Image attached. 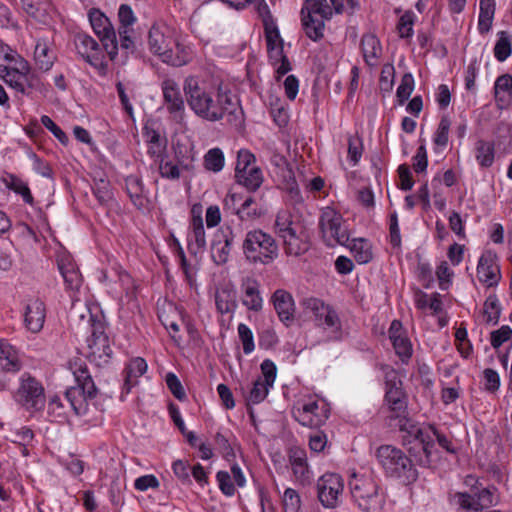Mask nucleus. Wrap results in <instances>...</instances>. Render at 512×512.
Segmentation results:
<instances>
[{"label": "nucleus", "mask_w": 512, "mask_h": 512, "mask_svg": "<svg viewBox=\"0 0 512 512\" xmlns=\"http://www.w3.org/2000/svg\"><path fill=\"white\" fill-rule=\"evenodd\" d=\"M274 309L286 326H289L295 318V304L292 295L283 289H277L271 297Z\"/></svg>", "instance_id": "obj_20"}, {"label": "nucleus", "mask_w": 512, "mask_h": 512, "mask_svg": "<svg viewBox=\"0 0 512 512\" xmlns=\"http://www.w3.org/2000/svg\"><path fill=\"white\" fill-rule=\"evenodd\" d=\"M87 342L89 348L88 357L92 361H96L98 365L107 363L111 358L112 348L100 322L93 325L91 336L87 339Z\"/></svg>", "instance_id": "obj_16"}, {"label": "nucleus", "mask_w": 512, "mask_h": 512, "mask_svg": "<svg viewBox=\"0 0 512 512\" xmlns=\"http://www.w3.org/2000/svg\"><path fill=\"white\" fill-rule=\"evenodd\" d=\"M477 277L487 287L497 285L500 280V269L496 255L490 252L483 254L478 262Z\"/></svg>", "instance_id": "obj_21"}, {"label": "nucleus", "mask_w": 512, "mask_h": 512, "mask_svg": "<svg viewBox=\"0 0 512 512\" xmlns=\"http://www.w3.org/2000/svg\"><path fill=\"white\" fill-rule=\"evenodd\" d=\"M376 458L384 473L392 478H404L408 481L417 477L411 459L393 445H381L376 450Z\"/></svg>", "instance_id": "obj_5"}, {"label": "nucleus", "mask_w": 512, "mask_h": 512, "mask_svg": "<svg viewBox=\"0 0 512 512\" xmlns=\"http://www.w3.org/2000/svg\"><path fill=\"white\" fill-rule=\"evenodd\" d=\"M451 121L448 116H443L438 124L437 130L434 134V144L438 147H446L449 140V130Z\"/></svg>", "instance_id": "obj_48"}, {"label": "nucleus", "mask_w": 512, "mask_h": 512, "mask_svg": "<svg viewBox=\"0 0 512 512\" xmlns=\"http://www.w3.org/2000/svg\"><path fill=\"white\" fill-rule=\"evenodd\" d=\"M236 233L229 225L223 226L214 235L211 244V257L217 265H223L228 262Z\"/></svg>", "instance_id": "obj_17"}, {"label": "nucleus", "mask_w": 512, "mask_h": 512, "mask_svg": "<svg viewBox=\"0 0 512 512\" xmlns=\"http://www.w3.org/2000/svg\"><path fill=\"white\" fill-rule=\"evenodd\" d=\"M192 236L189 239V250L193 254L203 250L206 246L205 230L201 215H193L191 219Z\"/></svg>", "instance_id": "obj_33"}, {"label": "nucleus", "mask_w": 512, "mask_h": 512, "mask_svg": "<svg viewBox=\"0 0 512 512\" xmlns=\"http://www.w3.org/2000/svg\"><path fill=\"white\" fill-rule=\"evenodd\" d=\"M216 479L221 492L226 496H233L235 487L232 483L231 476L226 471H219L216 474Z\"/></svg>", "instance_id": "obj_61"}, {"label": "nucleus", "mask_w": 512, "mask_h": 512, "mask_svg": "<svg viewBox=\"0 0 512 512\" xmlns=\"http://www.w3.org/2000/svg\"><path fill=\"white\" fill-rule=\"evenodd\" d=\"M396 355L403 363H408L412 357L413 348L410 339L406 336L394 337L391 341Z\"/></svg>", "instance_id": "obj_44"}, {"label": "nucleus", "mask_w": 512, "mask_h": 512, "mask_svg": "<svg viewBox=\"0 0 512 512\" xmlns=\"http://www.w3.org/2000/svg\"><path fill=\"white\" fill-rule=\"evenodd\" d=\"M3 182L8 189L13 190L15 193L21 195L26 203H33V196L31 194L30 189L28 185L21 179H19L13 174H8L6 177L3 178Z\"/></svg>", "instance_id": "obj_41"}, {"label": "nucleus", "mask_w": 512, "mask_h": 512, "mask_svg": "<svg viewBox=\"0 0 512 512\" xmlns=\"http://www.w3.org/2000/svg\"><path fill=\"white\" fill-rule=\"evenodd\" d=\"M164 105L176 122L184 118L185 104L178 84L173 79H165L162 84Z\"/></svg>", "instance_id": "obj_18"}, {"label": "nucleus", "mask_w": 512, "mask_h": 512, "mask_svg": "<svg viewBox=\"0 0 512 512\" xmlns=\"http://www.w3.org/2000/svg\"><path fill=\"white\" fill-rule=\"evenodd\" d=\"M88 18L94 33L99 38L109 58L114 60L118 53V43L116 32L109 18L96 8L89 10Z\"/></svg>", "instance_id": "obj_11"}, {"label": "nucleus", "mask_w": 512, "mask_h": 512, "mask_svg": "<svg viewBox=\"0 0 512 512\" xmlns=\"http://www.w3.org/2000/svg\"><path fill=\"white\" fill-rule=\"evenodd\" d=\"M175 30L163 22L154 23L148 32V46L151 53L161 60L170 47L175 45Z\"/></svg>", "instance_id": "obj_15"}, {"label": "nucleus", "mask_w": 512, "mask_h": 512, "mask_svg": "<svg viewBox=\"0 0 512 512\" xmlns=\"http://www.w3.org/2000/svg\"><path fill=\"white\" fill-rule=\"evenodd\" d=\"M512 337V329L508 325H503L498 330L491 332V345L498 349L504 342Z\"/></svg>", "instance_id": "obj_60"}, {"label": "nucleus", "mask_w": 512, "mask_h": 512, "mask_svg": "<svg viewBox=\"0 0 512 512\" xmlns=\"http://www.w3.org/2000/svg\"><path fill=\"white\" fill-rule=\"evenodd\" d=\"M118 19L120 23L118 29H132V25L136 22L134 12L128 4L120 5L118 9Z\"/></svg>", "instance_id": "obj_56"}, {"label": "nucleus", "mask_w": 512, "mask_h": 512, "mask_svg": "<svg viewBox=\"0 0 512 512\" xmlns=\"http://www.w3.org/2000/svg\"><path fill=\"white\" fill-rule=\"evenodd\" d=\"M478 30L480 34H487L493 23L495 14V0H480Z\"/></svg>", "instance_id": "obj_38"}, {"label": "nucleus", "mask_w": 512, "mask_h": 512, "mask_svg": "<svg viewBox=\"0 0 512 512\" xmlns=\"http://www.w3.org/2000/svg\"><path fill=\"white\" fill-rule=\"evenodd\" d=\"M215 304L219 313L227 314L236 307V291L230 285H225L217 290Z\"/></svg>", "instance_id": "obj_35"}, {"label": "nucleus", "mask_w": 512, "mask_h": 512, "mask_svg": "<svg viewBox=\"0 0 512 512\" xmlns=\"http://www.w3.org/2000/svg\"><path fill=\"white\" fill-rule=\"evenodd\" d=\"M282 504L284 512H300L301 498L298 492L292 488L284 491Z\"/></svg>", "instance_id": "obj_49"}, {"label": "nucleus", "mask_w": 512, "mask_h": 512, "mask_svg": "<svg viewBox=\"0 0 512 512\" xmlns=\"http://www.w3.org/2000/svg\"><path fill=\"white\" fill-rule=\"evenodd\" d=\"M193 57L192 50L189 46L179 42L175 37L174 47H170L168 52L162 58V62L171 66L181 67L188 64Z\"/></svg>", "instance_id": "obj_28"}, {"label": "nucleus", "mask_w": 512, "mask_h": 512, "mask_svg": "<svg viewBox=\"0 0 512 512\" xmlns=\"http://www.w3.org/2000/svg\"><path fill=\"white\" fill-rule=\"evenodd\" d=\"M15 401L28 411H40L46 403L42 383L28 373L20 377L19 387L14 393Z\"/></svg>", "instance_id": "obj_9"}, {"label": "nucleus", "mask_w": 512, "mask_h": 512, "mask_svg": "<svg viewBox=\"0 0 512 512\" xmlns=\"http://www.w3.org/2000/svg\"><path fill=\"white\" fill-rule=\"evenodd\" d=\"M70 369L75 377L77 386L67 389L65 398L77 415L85 414L88 406L87 401L94 399L98 390L86 363L82 359L76 358L70 361Z\"/></svg>", "instance_id": "obj_4"}, {"label": "nucleus", "mask_w": 512, "mask_h": 512, "mask_svg": "<svg viewBox=\"0 0 512 512\" xmlns=\"http://www.w3.org/2000/svg\"><path fill=\"white\" fill-rule=\"evenodd\" d=\"M243 292L242 303L250 311L259 312L263 306V300L259 291V283L256 279L247 277L241 284Z\"/></svg>", "instance_id": "obj_27"}, {"label": "nucleus", "mask_w": 512, "mask_h": 512, "mask_svg": "<svg viewBox=\"0 0 512 512\" xmlns=\"http://www.w3.org/2000/svg\"><path fill=\"white\" fill-rule=\"evenodd\" d=\"M224 162V154L220 148H212L204 156V167L215 173L223 169Z\"/></svg>", "instance_id": "obj_45"}, {"label": "nucleus", "mask_w": 512, "mask_h": 512, "mask_svg": "<svg viewBox=\"0 0 512 512\" xmlns=\"http://www.w3.org/2000/svg\"><path fill=\"white\" fill-rule=\"evenodd\" d=\"M495 97L496 99L503 101L506 95H510L512 92V76L504 74L496 79L495 86Z\"/></svg>", "instance_id": "obj_51"}, {"label": "nucleus", "mask_w": 512, "mask_h": 512, "mask_svg": "<svg viewBox=\"0 0 512 512\" xmlns=\"http://www.w3.org/2000/svg\"><path fill=\"white\" fill-rule=\"evenodd\" d=\"M303 228L304 227L299 222H296L293 219V216L289 211L282 210L277 213L274 222V232L279 238Z\"/></svg>", "instance_id": "obj_32"}, {"label": "nucleus", "mask_w": 512, "mask_h": 512, "mask_svg": "<svg viewBox=\"0 0 512 512\" xmlns=\"http://www.w3.org/2000/svg\"><path fill=\"white\" fill-rule=\"evenodd\" d=\"M255 162V156L246 149H241L237 153V162L235 167V177L252 167Z\"/></svg>", "instance_id": "obj_53"}, {"label": "nucleus", "mask_w": 512, "mask_h": 512, "mask_svg": "<svg viewBox=\"0 0 512 512\" xmlns=\"http://www.w3.org/2000/svg\"><path fill=\"white\" fill-rule=\"evenodd\" d=\"M319 228L322 239L327 246L348 245L350 237L348 228L342 215L334 209L327 207L322 211Z\"/></svg>", "instance_id": "obj_8"}, {"label": "nucleus", "mask_w": 512, "mask_h": 512, "mask_svg": "<svg viewBox=\"0 0 512 512\" xmlns=\"http://www.w3.org/2000/svg\"><path fill=\"white\" fill-rule=\"evenodd\" d=\"M414 14L406 11L399 19L397 30L401 38H410L413 35Z\"/></svg>", "instance_id": "obj_54"}, {"label": "nucleus", "mask_w": 512, "mask_h": 512, "mask_svg": "<svg viewBox=\"0 0 512 512\" xmlns=\"http://www.w3.org/2000/svg\"><path fill=\"white\" fill-rule=\"evenodd\" d=\"M399 430L407 432L410 436L419 442L424 453V457L419 459V463L422 466L429 465L430 456L434 447V436L436 434L435 425L429 424L424 427H419L413 424L410 419H408L404 423L399 424Z\"/></svg>", "instance_id": "obj_14"}, {"label": "nucleus", "mask_w": 512, "mask_h": 512, "mask_svg": "<svg viewBox=\"0 0 512 512\" xmlns=\"http://www.w3.org/2000/svg\"><path fill=\"white\" fill-rule=\"evenodd\" d=\"M159 173L163 178L176 180L180 177V169L177 164L171 160L162 158L159 163Z\"/></svg>", "instance_id": "obj_57"}, {"label": "nucleus", "mask_w": 512, "mask_h": 512, "mask_svg": "<svg viewBox=\"0 0 512 512\" xmlns=\"http://www.w3.org/2000/svg\"><path fill=\"white\" fill-rule=\"evenodd\" d=\"M475 156L481 167L488 168L494 162V143L485 140H478L475 144Z\"/></svg>", "instance_id": "obj_40"}, {"label": "nucleus", "mask_w": 512, "mask_h": 512, "mask_svg": "<svg viewBox=\"0 0 512 512\" xmlns=\"http://www.w3.org/2000/svg\"><path fill=\"white\" fill-rule=\"evenodd\" d=\"M414 90V78L411 73L402 76L401 83L397 88L396 97L399 105H403Z\"/></svg>", "instance_id": "obj_47"}, {"label": "nucleus", "mask_w": 512, "mask_h": 512, "mask_svg": "<svg viewBox=\"0 0 512 512\" xmlns=\"http://www.w3.org/2000/svg\"><path fill=\"white\" fill-rule=\"evenodd\" d=\"M34 59L37 67L43 71H48L53 66L55 55L45 40L39 39L37 41Z\"/></svg>", "instance_id": "obj_37"}, {"label": "nucleus", "mask_w": 512, "mask_h": 512, "mask_svg": "<svg viewBox=\"0 0 512 512\" xmlns=\"http://www.w3.org/2000/svg\"><path fill=\"white\" fill-rule=\"evenodd\" d=\"M385 403L389 411L392 413L391 419L398 421L399 424L408 420L407 395L403 390V383L397 371L391 367L385 369Z\"/></svg>", "instance_id": "obj_7"}, {"label": "nucleus", "mask_w": 512, "mask_h": 512, "mask_svg": "<svg viewBox=\"0 0 512 512\" xmlns=\"http://www.w3.org/2000/svg\"><path fill=\"white\" fill-rule=\"evenodd\" d=\"M126 192L133 203V205L141 210L146 207L148 200L144 195L142 180L135 176L130 175L125 178Z\"/></svg>", "instance_id": "obj_30"}, {"label": "nucleus", "mask_w": 512, "mask_h": 512, "mask_svg": "<svg viewBox=\"0 0 512 512\" xmlns=\"http://www.w3.org/2000/svg\"><path fill=\"white\" fill-rule=\"evenodd\" d=\"M270 387L271 386L264 383L261 378L255 380V382L253 383V387L250 390L249 396L247 398L248 402L252 404H258L262 402L268 395Z\"/></svg>", "instance_id": "obj_50"}, {"label": "nucleus", "mask_w": 512, "mask_h": 512, "mask_svg": "<svg viewBox=\"0 0 512 512\" xmlns=\"http://www.w3.org/2000/svg\"><path fill=\"white\" fill-rule=\"evenodd\" d=\"M183 90L190 109L205 121L218 122L227 118L232 122L241 110L238 98L220 78L189 76L184 81Z\"/></svg>", "instance_id": "obj_1"}, {"label": "nucleus", "mask_w": 512, "mask_h": 512, "mask_svg": "<svg viewBox=\"0 0 512 512\" xmlns=\"http://www.w3.org/2000/svg\"><path fill=\"white\" fill-rule=\"evenodd\" d=\"M42 125L48 129L62 144L68 143V136L66 133L47 115L41 117Z\"/></svg>", "instance_id": "obj_59"}, {"label": "nucleus", "mask_w": 512, "mask_h": 512, "mask_svg": "<svg viewBox=\"0 0 512 512\" xmlns=\"http://www.w3.org/2000/svg\"><path fill=\"white\" fill-rule=\"evenodd\" d=\"M500 312L501 309L497 298L495 296H489L484 303L483 309V314L486 317V321L488 323H497L500 317Z\"/></svg>", "instance_id": "obj_52"}, {"label": "nucleus", "mask_w": 512, "mask_h": 512, "mask_svg": "<svg viewBox=\"0 0 512 512\" xmlns=\"http://www.w3.org/2000/svg\"><path fill=\"white\" fill-rule=\"evenodd\" d=\"M359 264H366L372 260V246L367 239L355 238L346 246Z\"/></svg>", "instance_id": "obj_36"}, {"label": "nucleus", "mask_w": 512, "mask_h": 512, "mask_svg": "<svg viewBox=\"0 0 512 512\" xmlns=\"http://www.w3.org/2000/svg\"><path fill=\"white\" fill-rule=\"evenodd\" d=\"M302 305L306 311H309L315 317L319 326L337 327L340 324L339 317L335 310L325 304L321 299L310 297L303 300Z\"/></svg>", "instance_id": "obj_19"}, {"label": "nucleus", "mask_w": 512, "mask_h": 512, "mask_svg": "<svg viewBox=\"0 0 512 512\" xmlns=\"http://www.w3.org/2000/svg\"><path fill=\"white\" fill-rule=\"evenodd\" d=\"M160 483L156 476L152 474L138 477L134 482V487L138 491H146L148 489L159 488Z\"/></svg>", "instance_id": "obj_62"}, {"label": "nucleus", "mask_w": 512, "mask_h": 512, "mask_svg": "<svg viewBox=\"0 0 512 512\" xmlns=\"http://www.w3.org/2000/svg\"><path fill=\"white\" fill-rule=\"evenodd\" d=\"M333 16L327 0H305L301 9V23L305 35L314 42L324 37L325 22Z\"/></svg>", "instance_id": "obj_6"}, {"label": "nucleus", "mask_w": 512, "mask_h": 512, "mask_svg": "<svg viewBox=\"0 0 512 512\" xmlns=\"http://www.w3.org/2000/svg\"><path fill=\"white\" fill-rule=\"evenodd\" d=\"M93 194L101 205H107L113 200L111 184L105 179H99L95 182Z\"/></svg>", "instance_id": "obj_46"}, {"label": "nucleus", "mask_w": 512, "mask_h": 512, "mask_svg": "<svg viewBox=\"0 0 512 512\" xmlns=\"http://www.w3.org/2000/svg\"><path fill=\"white\" fill-rule=\"evenodd\" d=\"M235 178L240 185H243L251 192L258 190L263 183L262 171L256 166H252L249 170L241 172V174Z\"/></svg>", "instance_id": "obj_39"}, {"label": "nucleus", "mask_w": 512, "mask_h": 512, "mask_svg": "<svg viewBox=\"0 0 512 512\" xmlns=\"http://www.w3.org/2000/svg\"><path fill=\"white\" fill-rule=\"evenodd\" d=\"M0 368L5 372H17L21 369L16 350L4 340L0 341Z\"/></svg>", "instance_id": "obj_31"}, {"label": "nucleus", "mask_w": 512, "mask_h": 512, "mask_svg": "<svg viewBox=\"0 0 512 512\" xmlns=\"http://www.w3.org/2000/svg\"><path fill=\"white\" fill-rule=\"evenodd\" d=\"M245 260L252 265H269L279 256L276 239L260 228L247 231L242 243Z\"/></svg>", "instance_id": "obj_3"}, {"label": "nucleus", "mask_w": 512, "mask_h": 512, "mask_svg": "<svg viewBox=\"0 0 512 512\" xmlns=\"http://www.w3.org/2000/svg\"><path fill=\"white\" fill-rule=\"evenodd\" d=\"M282 245L286 255L298 257L305 254L310 247L308 235L305 228L293 232L288 235H283Z\"/></svg>", "instance_id": "obj_26"}, {"label": "nucleus", "mask_w": 512, "mask_h": 512, "mask_svg": "<svg viewBox=\"0 0 512 512\" xmlns=\"http://www.w3.org/2000/svg\"><path fill=\"white\" fill-rule=\"evenodd\" d=\"M166 384L171 391V393L174 395L176 399L179 401H183L186 399V393L185 390L178 379V377L174 373H168L166 375Z\"/></svg>", "instance_id": "obj_58"}, {"label": "nucleus", "mask_w": 512, "mask_h": 512, "mask_svg": "<svg viewBox=\"0 0 512 512\" xmlns=\"http://www.w3.org/2000/svg\"><path fill=\"white\" fill-rule=\"evenodd\" d=\"M265 38L267 48H276L278 45H283V40L280 37L279 30L273 23H265Z\"/></svg>", "instance_id": "obj_63"}, {"label": "nucleus", "mask_w": 512, "mask_h": 512, "mask_svg": "<svg viewBox=\"0 0 512 512\" xmlns=\"http://www.w3.org/2000/svg\"><path fill=\"white\" fill-rule=\"evenodd\" d=\"M46 317L45 304L39 299L30 300L25 306V327L32 333L42 330Z\"/></svg>", "instance_id": "obj_24"}, {"label": "nucleus", "mask_w": 512, "mask_h": 512, "mask_svg": "<svg viewBox=\"0 0 512 512\" xmlns=\"http://www.w3.org/2000/svg\"><path fill=\"white\" fill-rule=\"evenodd\" d=\"M289 463L295 477V480L307 485L311 483L312 472L307 463L306 452L300 448H292L289 451Z\"/></svg>", "instance_id": "obj_23"}, {"label": "nucleus", "mask_w": 512, "mask_h": 512, "mask_svg": "<svg viewBox=\"0 0 512 512\" xmlns=\"http://www.w3.org/2000/svg\"><path fill=\"white\" fill-rule=\"evenodd\" d=\"M56 261L67 289L78 290L82 283V277L72 256L63 252L58 254Z\"/></svg>", "instance_id": "obj_22"}, {"label": "nucleus", "mask_w": 512, "mask_h": 512, "mask_svg": "<svg viewBox=\"0 0 512 512\" xmlns=\"http://www.w3.org/2000/svg\"><path fill=\"white\" fill-rule=\"evenodd\" d=\"M330 410L323 401L310 400L292 409L294 418L302 425L317 428L325 423Z\"/></svg>", "instance_id": "obj_12"}, {"label": "nucleus", "mask_w": 512, "mask_h": 512, "mask_svg": "<svg viewBox=\"0 0 512 512\" xmlns=\"http://www.w3.org/2000/svg\"><path fill=\"white\" fill-rule=\"evenodd\" d=\"M260 367H261V372H262V375L264 378V379H262L263 382L272 387L274 384V381L276 379V374H277L276 365L271 360L265 359L261 363Z\"/></svg>", "instance_id": "obj_64"}, {"label": "nucleus", "mask_w": 512, "mask_h": 512, "mask_svg": "<svg viewBox=\"0 0 512 512\" xmlns=\"http://www.w3.org/2000/svg\"><path fill=\"white\" fill-rule=\"evenodd\" d=\"M354 502L363 512H381L386 497L372 472H354L349 480Z\"/></svg>", "instance_id": "obj_2"}, {"label": "nucleus", "mask_w": 512, "mask_h": 512, "mask_svg": "<svg viewBox=\"0 0 512 512\" xmlns=\"http://www.w3.org/2000/svg\"><path fill=\"white\" fill-rule=\"evenodd\" d=\"M361 49L364 60L367 65H377V60L381 55L380 41L375 35L366 34L361 39Z\"/></svg>", "instance_id": "obj_34"}, {"label": "nucleus", "mask_w": 512, "mask_h": 512, "mask_svg": "<svg viewBox=\"0 0 512 512\" xmlns=\"http://www.w3.org/2000/svg\"><path fill=\"white\" fill-rule=\"evenodd\" d=\"M29 72L28 62L19 57V66L17 68L4 67L1 77L4 82L11 88L15 89L21 94H26L24 80H27V73Z\"/></svg>", "instance_id": "obj_25"}, {"label": "nucleus", "mask_w": 512, "mask_h": 512, "mask_svg": "<svg viewBox=\"0 0 512 512\" xmlns=\"http://www.w3.org/2000/svg\"><path fill=\"white\" fill-rule=\"evenodd\" d=\"M20 2L23 11L37 19L45 16L50 6L47 0H20Z\"/></svg>", "instance_id": "obj_43"}, {"label": "nucleus", "mask_w": 512, "mask_h": 512, "mask_svg": "<svg viewBox=\"0 0 512 512\" xmlns=\"http://www.w3.org/2000/svg\"><path fill=\"white\" fill-rule=\"evenodd\" d=\"M497 36L494 56L499 62H504L512 53L511 37L507 31H499Z\"/></svg>", "instance_id": "obj_42"}, {"label": "nucleus", "mask_w": 512, "mask_h": 512, "mask_svg": "<svg viewBox=\"0 0 512 512\" xmlns=\"http://www.w3.org/2000/svg\"><path fill=\"white\" fill-rule=\"evenodd\" d=\"M77 55L86 63L99 71L107 68L105 63V49L91 35L86 32H76L72 38Z\"/></svg>", "instance_id": "obj_10"}, {"label": "nucleus", "mask_w": 512, "mask_h": 512, "mask_svg": "<svg viewBox=\"0 0 512 512\" xmlns=\"http://www.w3.org/2000/svg\"><path fill=\"white\" fill-rule=\"evenodd\" d=\"M238 335L239 339L243 345V352L245 354H250L253 352L255 345H254V338L253 333L251 329L244 323H240L238 325Z\"/></svg>", "instance_id": "obj_55"}, {"label": "nucleus", "mask_w": 512, "mask_h": 512, "mask_svg": "<svg viewBox=\"0 0 512 512\" xmlns=\"http://www.w3.org/2000/svg\"><path fill=\"white\" fill-rule=\"evenodd\" d=\"M147 370V363L143 358L136 357L127 364L124 369L123 389L128 394L131 388L137 384V378L142 376Z\"/></svg>", "instance_id": "obj_29"}, {"label": "nucleus", "mask_w": 512, "mask_h": 512, "mask_svg": "<svg viewBox=\"0 0 512 512\" xmlns=\"http://www.w3.org/2000/svg\"><path fill=\"white\" fill-rule=\"evenodd\" d=\"M317 496L325 508H335L344 490L343 479L336 473H325L317 480Z\"/></svg>", "instance_id": "obj_13"}]
</instances>
